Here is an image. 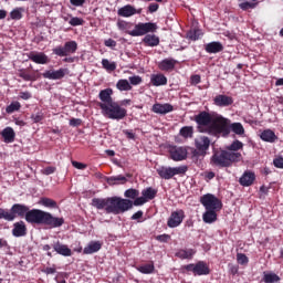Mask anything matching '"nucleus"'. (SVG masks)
<instances>
[{"mask_svg": "<svg viewBox=\"0 0 283 283\" xmlns=\"http://www.w3.org/2000/svg\"><path fill=\"white\" fill-rule=\"evenodd\" d=\"M195 120L199 125V132H201V134H209L210 136H220V133L224 132V129L231 125V120L222 117V115L212 117L207 112H201L196 115Z\"/></svg>", "mask_w": 283, "mask_h": 283, "instance_id": "nucleus-1", "label": "nucleus"}, {"mask_svg": "<svg viewBox=\"0 0 283 283\" xmlns=\"http://www.w3.org/2000/svg\"><path fill=\"white\" fill-rule=\"evenodd\" d=\"M113 93L112 88L101 91V103H98V106L102 109L103 116L106 118H111L112 120H123V118L127 116V109L120 107L118 103L114 102L112 98Z\"/></svg>", "mask_w": 283, "mask_h": 283, "instance_id": "nucleus-2", "label": "nucleus"}, {"mask_svg": "<svg viewBox=\"0 0 283 283\" xmlns=\"http://www.w3.org/2000/svg\"><path fill=\"white\" fill-rule=\"evenodd\" d=\"M244 147V144L240 140H234L230 146L227 147V150H221L214 153L211 163L216 167H231L235 163L242 160V154L238 153Z\"/></svg>", "mask_w": 283, "mask_h": 283, "instance_id": "nucleus-3", "label": "nucleus"}, {"mask_svg": "<svg viewBox=\"0 0 283 283\" xmlns=\"http://www.w3.org/2000/svg\"><path fill=\"white\" fill-rule=\"evenodd\" d=\"M92 205L96 209H105L107 213H125L132 211V203L129 199L122 197H108V198H93Z\"/></svg>", "mask_w": 283, "mask_h": 283, "instance_id": "nucleus-4", "label": "nucleus"}, {"mask_svg": "<svg viewBox=\"0 0 283 283\" xmlns=\"http://www.w3.org/2000/svg\"><path fill=\"white\" fill-rule=\"evenodd\" d=\"M24 218L33 227L38 224L49 229H56L65 224V219L53 217L51 213H25Z\"/></svg>", "mask_w": 283, "mask_h": 283, "instance_id": "nucleus-5", "label": "nucleus"}, {"mask_svg": "<svg viewBox=\"0 0 283 283\" xmlns=\"http://www.w3.org/2000/svg\"><path fill=\"white\" fill-rule=\"evenodd\" d=\"M189 167L187 166H178V167H167V166H159L156 168V171L163 180H171L174 176H185L187 174Z\"/></svg>", "mask_w": 283, "mask_h": 283, "instance_id": "nucleus-6", "label": "nucleus"}, {"mask_svg": "<svg viewBox=\"0 0 283 283\" xmlns=\"http://www.w3.org/2000/svg\"><path fill=\"white\" fill-rule=\"evenodd\" d=\"M200 202L203 205L206 213H218L222 209V201L211 193L203 195Z\"/></svg>", "mask_w": 283, "mask_h": 283, "instance_id": "nucleus-7", "label": "nucleus"}, {"mask_svg": "<svg viewBox=\"0 0 283 283\" xmlns=\"http://www.w3.org/2000/svg\"><path fill=\"white\" fill-rule=\"evenodd\" d=\"M156 193H158V190L151 187L144 189L142 191V197L136 198L134 201L129 199L132 209H134V207H143V205H146V202H149V200H154V198H156Z\"/></svg>", "mask_w": 283, "mask_h": 283, "instance_id": "nucleus-8", "label": "nucleus"}, {"mask_svg": "<svg viewBox=\"0 0 283 283\" xmlns=\"http://www.w3.org/2000/svg\"><path fill=\"white\" fill-rule=\"evenodd\" d=\"M182 270L188 273H193V275H209V273H211L209 265L205 261H198L196 264L190 263L184 265Z\"/></svg>", "mask_w": 283, "mask_h": 283, "instance_id": "nucleus-9", "label": "nucleus"}, {"mask_svg": "<svg viewBox=\"0 0 283 283\" xmlns=\"http://www.w3.org/2000/svg\"><path fill=\"white\" fill-rule=\"evenodd\" d=\"M156 30H158V25L154 22L138 23L128 34L130 36H145L148 32H156Z\"/></svg>", "mask_w": 283, "mask_h": 283, "instance_id": "nucleus-10", "label": "nucleus"}, {"mask_svg": "<svg viewBox=\"0 0 283 283\" xmlns=\"http://www.w3.org/2000/svg\"><path fill=\"white\" fill-rule=\"evenodd\" d=\"M76 50H78V44L76 41H69L65 42L63 46L53 49V54H56V56H70L74 54Z\"/></svg>", "mask_w": 283, "mask_h": 283, "instance_id": "nucleus-11", "label": "nucleus"}, {"mask_svg": "<svg viewBox=\"0 0 283 283\" xmlns=\"http://www.w3.org/2000/svg\"><path fill=\"white\" fill-rule=\"evenodd\" d=\"M169 154L171 160H175L176 163L187 159V148L185 147L170 146Z\"/></svg>", "mask_w": 283, "mask_h": 283, "instance_id": "nucleus-12", "label": "nucleus"}, {"mask_svg": "<svg viewBox=\"0 0 283 283\" xmlns=\"http://www.w3.org/2000/svg\"><path fill=\"white\" fill-rule=\"evenodd\" d=\"M65 74H67V69H60L57 71L49 70L45 71L42 76L43 78H49L50 81H61V78L65 77Z\"/></svg>", "mask_w": 283, "mask_h": 283, "instance_id": "nucleus-13", "label": "nucleus"}, {"mask_svg": "<svg viewBox=\"0 0 283 283\" xmlns=\"http://www.w3.org/2000/svg\"><path fill=\"white\" fill-rule=\"evenodd\" d=\"M12 235L13 238H25V235H28V227L25 226V222L18 221L13 223Z\"/></svg>", "mask_w": 283, "mask_h": 283, "instance_id": "nucleus-14", "label": "nucleus"}, {"mask_svg": "<svg viewBox=\"0 0 283 283\" xmlns=\"http://www.w3.org/2000/svg\"><path fill=\"white\" fill-rule=\"evenodd\" d=\"M140 12H143V9L136 10V8H134L130 4H126L117 10L118 17H125V18L134 17V14H140Z\"/></svg>", "mask_w": 283, "mask_h": 283, "instance_id": "nucleus-15", "label": "nucleus"}, {"mask_svg": "<svg viewBox=\"0 0 283 283\" xmlns=\"http://www.w3.org/2000/svg\"><path fill=\"white\" fill-rule=\"evenodd\" d=\"M213 103L217 107H229V105H233V97L220 94L213 98Z\"/></svg>", "mask_w": 283, "mask_h": 283, "instance_id": "nucleus-16", "label": "nucleus"}, {"mask_svg": "<svg viewBox=\"0 0 283 283\" xmlns=\"http://www.w3.org/2000/svg\"><path fill=\"white\" fill-rule=\"evenodd\" d=\"M195 145L198 151H207L211 145V139L207 136H200L195 139Z\"/></svg>", "mask_w": 283, "mask_h": 283, "instance_id": "nucleus-17", "label": "nucleus"}, {"mask_svg": "<svg viewBox=\"0 0 283 283\" xmlns=\"http://www.w3.org/2000/svg\"><path fill=\"white\" fill-rule=\"evenodd\" d=\"M11 213H46V212L43 210H36V209L30 210L28 207L23 205L15 203L11 208Z\"/></svg>", "mask_w": 283, "mask_h": 283, "instance_id": "nucleus-18", "label": "nucleus"}, {"mask_svg": "<svg viewBox=\"0 0 283 283\" xmlns=\"http://www.w3.org/2000/svg\"><path fill=\"white\" fill-rule=\"evenodd\" d=\"M153 112L154 114H169V112H174V106L171 104H154L153 105Z\"/></svg>", "mask_w": 283, "mask_h": 283, "instance_id": "nucleus-19", "label": "nucleus"}, {"mask_svg": "<svg viewBox=\"0 0 283 283\" xmlns=\"http://www.w3.org/2000/svg\"><path fill=\"white\" fill-rule=\"evenodd\" d=\"M29 59L30 61H33V63H38L39 65H45L50 63V57H48L45 53H30Z\"/></svg>", "mask_w": 283, "mask_h": 283, "instance_id": "nucleus-20", "label": "nucleus"}, {"mask_svg": "<svg viewBox=\"0 0 283 283\" xmlns=\"http://www.w3.org/2000/svg\"><path fill=\"white\" fill-rule=\"evenodd\" d=\"M182 220H185V214L172 213L168 219L167 224L170 229H176V227H180V224H182Z\"/></svg>", "mask_w": 283, "mask_h": 283, "instance_id": "nucleus-21", "label": "nucleus"}, {"mask_svg": "<svg viewBox=\"0 0 283 283\" xmlns=\"http://www.w3.org/2000/svg\"><path fill=\"white\" fill-rule=\"evenodd\" d=\"M53 249L59 255H63L64 258H70L72 255V249L61 242L53 244Z\"/></svg>", "mask_w": 283, "mask_h": 283, "instance_id": "nucleus-22", "label": "nucleus"}, {"mask_svg": "<svg viewBox=\"0 0 283 283\" xmlns=\"http://www.w3.org/2000/svg\"><path fill=\"white\" fill-rule=\"evenodd\" d=\"M176 258L179 260H192L193 255H196V250L193 249H180L176 252Z\"/></svg>", "mask_w": 283, "mask_h": 283, "instance_id": "nucleus-23", "label": "nucleus"}, {"mask_svg": "<svg viewBox=\"0 0 283 283\" xmlns=\"http://www.w3.org/2000/svg\"><path fill=\"white\" fill-rule=\"evenodd\" d=\"M255 180V174L251 171H245L240 178L239 182L242 187H251Z\"/></svg>", "mask_w": 283, "mask_h": 283, "instance_id": "nucleus-24", "label": "nucleus"}, {"mask_svg": "<svg viewBox=\"0 0 283 283\" xmlns=\"http://www.w3.org/2000/svg\"><path fill=\"white\" fill-rule=\"evenodd\" d=\"M103 244L98 241H92L87 247L84 248V255H92V253H98V250L102 249Z\"/></svg>", "mask_w": 283, "mask_h": 283, "instance_id": "nucleus-25", "label": "nucleus"}, {"mask_svg": "<svg viewBox=\"0 0 283 283\" xmlns=\"http://www.w3.org/2000/svg\"><path fill=\"white\" fill-rule=\"evenodd\" d=\"M137 271L139 273H143L144 275H151V273L156 272V266L154 265V261H150L147 264L138 265Z\"/></svg>", "mask_w": 283, "mask_h": 283, "instance_id": "nucleus-26", "label": "nucleus"}, {"mask_svg": "<svg viewBox=\"0 0 283 283\" xmlns=\"http://www.w3.org/2000/svg\"><path fill=\"white\" fill-rule=\"evenodd\" d=\"M222 50H224V46H222L220 42H210L206 45V52H208V54H218V52H222Z\"/></svg>", "mask_w": 283, "mask_h": 283, "instance_id": "nucleus-27", "label": "nucleus"}, {"mask_svg": "<svg viewBox=\"0 0 283 283\" xmlns=\"http://www.w3.org/2000/svg\"><path fill=\"white\" fill-rule=\"evenodd\" d=\"M260 138L265 143H275V140H277V136L275 135V132L271 129L263 130L260 135Z\"/></svg>", "mask_w": 283, "mask_h": 283, "instance_id": "nucleus-28", "label": "nucleus"}, {"mask_svg": "<svg viewBox=\"0 0 283 283\" xmlns=\"http://www.w3.org/2000/svg\"><path fill=\"white\" fill-rule=\"evenodd\" d=\"M176 67V60L174 59H165L159 63V70L164 72H169V70H174Z\"/></svg>", "mask_w": 283, "mask_h": 283, "instance_id": "nucleus-29", "label": "nucleus"}, {"mask_svg": "<svg viewBox=\"0 0 283 283\" xmlns=\"http://www.w3.org/2000/svg\"><path fill=\"white\" fill-rule=\"evenodd\" d=\"M150 82L155 87H159L160 85H167V77L163 74H154L150 77Z\"/></svg>", "mask_w": 283, "mask_h": 283, "instance_id": "nucleus-30", "label": "nucleus"}, {"mask_svg": "<svg viewBox=\"0 0 283 283\" xmlns=\"http://www.w3.org/2000/svg\"><path fill=\"white\" fill-rule=\"evenodd\" d=\"M143 41L144 43H146V45H149L150 48H156V45H160V39L155 34H147Z\"/></svg>", "mask_w": 283, "mask_h": 283, "instance_id": "nucleus-31", "label": "nucleus"}, {"mask_svg": "<svg viewBox=\"0 0 283 283\" xmlns=\"http://www.w3.org/2000/svg\"><path fill=\"white\" fill-rule=\"evenodd\" d=\"M14 129L12 127H7L2 130V137L4 138V143H14Z\"/></svg>", "mask_w": 283, "mask_h": 283, "instance_id": "nucleus-32", "label": "nucleus"}, {"mask_svg": "<svg viewBox=\"0 0 283 283\" xmlns=\"http://www.w3.org/2000/svg\"><path fill=\"white\" fill-rule=\"evenodd\" d=\"M107 182L109 185H125V182H127V178L123 175L113 176L107 178Z\"/></svg>", "mask_w": 283, "mask_h": 283, "instance_id": "nucleus-33", "label": "nucleus"}, {"mask_svg": "<svg viewBox=\"0 0 283 283\" xmlns=\"http://www.w3.org/2000/svg\"><path fill=\"white\" fill-rule=\"evenodd\" d=\"M116 87L119 92H129V90H132V84H129V81L127 80H119Z\"/></svg>", "mask_w": 283, "mask_h": 283, "instance_id": "nucleus-34", "label": "nucleus"}, {"mask_svg": "<svg viewBox=\"0 0 283 283\" xmlns=\"http://www.w3.org/2000/svg\"><path fill=\"white\" fill-rule=\"evenodd\" d=\"M230 129L233 132V134H237V136H243L244 134V126H242L240 123H232L230 125Z\"/></svg>", "mask_w": 283, "mask_h": 283, "instance_id": "nucleus-35", "label": "nucleus"}, {"mask_svg": "<svg viewBox=\"0 0 283 283\" xmlns=\"http://www.w3.org/2000/svg\"><path fill=\"white\" fill-rule=\"evenodd\" d=\"M263 282H265V283L280 282V276L277 274H275V273H266V272H264Z\"/></svg>", "mask_w": 283, "mask_h": 283, "instance_id": "nucleus-36", "label": "nucleus"}, {"mask_svg": "<svg viewBox=\"0 0 283 283\" xmlns=\"http://www.w3.org/2000/svg\"><path fill=\"white\" fill-rule=\"evenodd\" d=\"M180 136L184 138H192L193 137V127L185 126L179 132Z\"/></svg>", "mask_w": 283, "mask_h": 283, "instance_id": "nucleus-37", "label": "nucleus"}, {"mask_svg": "<svg viewBox=\"0 0 283 283\" xmlns=\"http://www.w3.org/2000/svg\"><path fill=\"white\" fill-rule=\"evenodd\" d=\"M124 196H125V198H129L130 200H136V198H139L140 191H138L134 188H130L124 192Z\"/></svg>", "mask_w": 283, "mask_h": 283, "instance_id": "nucleus-38", "label": "nucleus"}, {"mask_svg": "<svg viewBox=\"0 0 283 283\" xmlns=\"http://www.w3.org/2000/svg\"><path fill=\"white\" fill-rule=\"evenodd\" d=\"M10 17H11V19H13L14 21H19V20L23 19V9H22V8L13 9V10L10 12Z\"/></svg>", "mask_w": 283, "mask_h": 283, "instance_id": "nucleus-39", "label": "nucleus"}, {"mask_svg": "<svg viewBox=\"0 0 283 283\" xmlns=\"http://www.w3.org/2000/svg\"><path fill=\"white\" fill-rule=\"evenodd\" d=\"M102 65L107 72H114V70H116V62H109L107 59L102 60Z\"/></svg>", "mask_w": 283, "mask_h": 283, "instance_id": "nucleus-40", "label": "nucleus"}, {"mask_svg": "<svg viewBox=\"0 0 283 283\" xmlns=\"http://www.w3.org/2000/svg\"><path fill=\"white\" fill-rule=\"evenodd\" d=\"M188 39H190L191 41H198V39H200V36H202V30L200 29H195L193 31H189L187 34Z\"/></svg>", "mask_w": 283, "mask_h": 283, "instance_id": "nucleus-41", "label": "nucleus"}, {"mask_svg": "<svg viewBox=\"0 0 283 283\" xmlns=\"http://www.w3.org/2000/svg\"><path fill=\"white\" fill-rule=\"evenodd\" d=\"M21 109V103L13 102L9 106H7L6 112L7 114H14V112H19Z\"/></svg>", "mask_w": 283, "mask_h": 283, "instance_id": "nucleus-42", "label": "nucleus"}, {"mask_svg": "<svg viewBox=\"0 0 283 283\" xmlns=\"http://www.w3.org/2000/svg\"><path fill=\"white\" fill-rule=\"evenodd\" d=\"M202 219L206 224H211L218 220V213H203Z\"/></svg>", "mask_w": 283, "mask_h": 283, "instance_id": "nucleus-43", "label": "nucleus"}, {"mask_svg": "<svg viewBox=\"0 0 283 283\" xmlns=\"http://www.w3.org/2000/svg\"><path fill=\"white\" fill-rule=\"evenodd\" d=\"M44 118H45V115L43 114V112H38L31 115V120L33 123H41V120H43Z\"/></svg>", "mask_w": 283, "mask_h": 283, "instance_id": "nucleus-44", "label": "nucleus"}, {"mask_svg": "<svg viewBox=\"0 0 283 283\" xmlns=\"http://www.w3.org/2000/svg\"><path fill=\"white\" fill-rule=\"evenodd\" d=\"M42 205L44 207H50L51 209H56V201L50 199V198H43L42 199Z\"/></svg>", "mask_w": 283, "mask_h": 283, "instance_id": "nucleus-45", "label": "nucleus"}, {"mask_svg": "<svg viewBox=\"0 0 283 283\" xmlns=\"http://www.w3.org/2000/svg\"><path fill=\"white\" fill-rule=\"evenodd\" d=\"M237 261L239 264H249V256H247V254L243 253H238Z\"/></svg>", "mask_w": 283, "mask_h": 283, "instance_id": "nucleus-46", "label": "nucleus"}, {"mask_svg": "<svg viewBox=\"0 0 283 283\" xmlns=\"http://www.w3.org/2000/svg\"><path fill=\"white\" fill-rule=\"evenodd\" d=\"M15 218V213H0V220H7L8 222H12Z\"/></svg>", "mask_w": 283, "mask_h": 283, "instance_id": "nucleus-47", "label": "nucleus"}, {"mask_svg": "<svg viewBox=\"0 0 283 283\" xmlns=\"http://www.w3.org/2000/svg\"><path fill=\"white\" fill-rule=\"evenodd\" d=\"M255 6H258V4L253 3V2H242L239 4V8H241V10H253V8H255Z\"/></svg>", "mask_w": 283, "mask_h": 283, "instance_id": "nucleus-48", "label": "nucleus"}, {"mask_svg": "<svg viewBox=\"0 0 283 283\" xmlns=\"http://www.w3.org/2000/svg\"><path fill=\"white\" fill-rule=\"evenodd\" d=\"M155 239L157 240V242L167 243V242H169V240H171V235H169V234H159V235L155 237Z\"/></svg>", "mask_w": 283, "mask_h": 283, "instance_id": "nucleus-49", "label": "nucleus"}, {"mask_svg": "<svg viewBox=\"0 0 283 283\" xmlns=\"http://www.w3.org/2000/svg\"><path fill=\"white\" fill-rule=\"evenodd\" d=\"M130 85H140L143 83V78L138 75L129 77Z\"/></svg>", "mask_w": 283, "mask_h": 283, "instance_id": "nucleus-50", "label": "nucleus"}, {"mask_svg": "<svg viewBox=\"0 0 283 283\" xmlns=\"http://www.w3.org/2000/svg\"><path fill=\"white\" fill-rule=\"evenodd\" d=\"M69 23H70V25H73V27L83 25V19H81V18H71Z\"/></svg>", "mask_w": 283, "mask_h": 283, "instance_id": "nucleus-51", "label": "nucleus"}, {"mask_svg": "<svg viewBox=\"0 0 283 283\" xmlns=\"http://www.w3.org/2000/svg\"><path fill=\"white\" fill-rule=\"evenodd\" d=\"M273 165L274 167H276L277 169H283V157H276L273 160Z\"/></svg>", "mask_w": 283, "mask_h": 283, "instance_id": "nucleus-52", "label": "nucleus"}, {"mask_svg": "<svg viewBox=\"0 0 283 283\" xmlns=\"http://www.w3.org/2000/svg\"><path fill=\"white\" fill-rule=\"evenodd\" d=\"M54 171H56V168L52 166L42 169L43 176H51V174H54Z\"/></svg>", "mask_w": 283, "mask_h": 283, "instance_id": "nucleus-53", "label": "nucleus"}, {"mask_svg": "<svg viewBox=\"0 0 283 283\" xmlns=\"http://www.w3.org/2000/svg\"><path fill=\"white\" fill-rule=\"evenodd\" d=\"M19 77H20V78H23V81H33L32 75L28 74L27 72H21V73L19 74Z\"/></svg>", "mask_w": 283, "mask_h": 283, "instance_id": "nucleus-54", "label": "nucleus"}, {"mask_svg": "<svg viewBox=\"0 0 283 283\" xmlns=\"http://www.w3.org/2000/svg\"><path fill=\"white\" fill-rule=\"evenodd\" d=\"M81 123H83V120H81V118H72L70 120L71 127H78V125H81Z\"/></svg>", "mask_w": 283, "mask_h": 283, "instance_id": "nucleus-55", "label": "nucleus"}, {"mask_svg": "<svg viewBox=\"0 0 283 283\" xmlns=\"http://www.w3.org/2000/svg\"><path fill=\"white\" fill-rule=\"evenodd\" d=\"M71 6H75L76 8H80L81 6H84L85 0H70Z\"/></svg>", "mask_w": 283, "mask_h": 283, "instance_id": "nucleus-56", "label": "nucleus"}, {"mask_svg": "<svg viewBox=\"0 0 283 283\" xmlns=\"http://www.w3.org/2000/svg\"><path fill=\"white\" fill-rule=\"evenodd\" d=\"M132 220H137V222H144L145 219L143 218V213H134L132 216Z\"/></svg>", "mask_w": 283, "mask_h": 283, "instance_id": "nucleus-57", "label": "nucleus"}, {"mask_svg": "<svg viewBox=\"0 0 283 283\" xmlns=\"http://www.w3.org/2000/svg\"><path fill=\"white\" fill-rule=\"evenodd\" d=\"M158 3H150L148 7V12L154 13V12H158Z\"/></svg>", "mask_w": 283, "mask_h": 283, "instance_id": "nucleus-58", "label": "nucleus"}, {"mask_svg": "<svg viewBox=\"0 0 283 283\" xmlns=\"http://www.w3.org/2000/svg\"><path fill=\"white\" fill-rule=\"evenodd\" d=\"M104 45H106V48H116V41L112 39L105 40Z\"/></svg>", "mask_w": 283, "mask_h": 283, "instance_id": "nucleus-59", "label": "nucleus"}, {"mask_svg": "<svg viewBox=\"0 0 283 283\" xmlns=\"http://www.w3.org/2000/svg\"><path fill=\"white\" fill-rule=\"evenodd\" d=\"M72 165L75 167V169H85V167H87V165L78 161H72Z\"/></svg>", "mask_w": 283, "mask_h": 283, "instance_id": "nucleus-60", "label": "nucleus"}, {"mask_svg": "<svg viewBox=\"0 0 283 283\" xmlns=\"http://www.w3.org/2000/svg\"><path fill=\"white\" fill-rule=\"evenodd\" d=\"M20 98L23 101H29V98H32V94L30 92H22L20 93Z\"/></svg>", "mask_w": 283, "mask_h": 283, "instance_id": "nucleus-61", "label": "nucleus"}, {"mask_svg": "<svg viewBox=\"0 0 283 283\" xmlns=\"http://www.w3.org/2000/svg\"><path fill=\"white\" fill-rule=\"evenodd\" d=\"M43 273H45L46 275H54V273H56V268H46L45 270H43Z\"/></svg>", "mask_w": 283, "mask_h": 283, "instance_id": "nucleus-62", "label": "nucleus"}, {"mask_svg": "<svg viewBox=\"0 0 283 283\" xmlns=\"http://www.w3.org/2000/svg\"><path fill=\"white\" fill-rule=\"evenodd\" d=\"M117 27H118V30H127V22L118 21Z\"/></svg>", "mask_w": 283, "mask_h": 283, "instance_id": "nucleus-63", "label": "nucleus"}, {"mask_svg": "<svg viewBox=\"0 0 283 283\" xmlns=\"http://www.w3.org/2000/svg\"><path fill=\"white\" fill-rule=\"evenodd\" d=\"M191 83L192 85H198V83H200V75H192Z\"/></svg>", "mask_w": 283, "mask_h": 283, "instance_id": "nucleus-64", "label": "nucleus"}]
</instances>
